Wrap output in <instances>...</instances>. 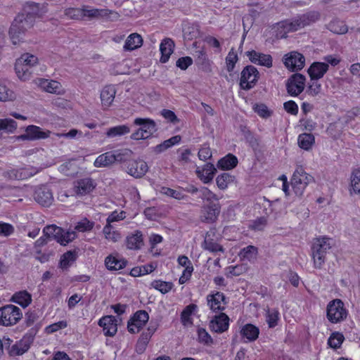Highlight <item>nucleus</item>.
<instances>
[{
  "label": "nucleus",
  "instance_id": "obj_1",
  "mask_svg": "<svg viewBox=\"0 0 360 360\" xmlns=\"http://www.w3.org/2000/svg\"><path fill=\"white\" fill-rule=\"evenodd\" d=\"M319 18V13L318 12H311L292 20L278 22L274 25L273 30L277 38H285L288 33L300 30Z\"/></svg>",
  "mask_w": 360,
  "mask_h": 360
},
{
  "label": "nucleus",
  "instance_id": "obj_2",
  "mask_svg": "<svg viewBox=\"0 0 360 360\" xmlns=\"http://www.w3.org/2000/svg\"><path fill=\"white\" fill-rule=\"evenodd\" d=\"M333 245L334 240L328 236H319L314 239L311 256L315 268L322 267L326 262V255Z\"/></svg>",
  "mask_w": 360,
  "mask_h": 360
},
{
  "label": "nucleus",
  "instance_id": "obj_3",
  "mask_svg": "<svg viewBox=\"0 0 360 360\" xmlns=\"http://www.w3.org/2000/svg\"><path fill=\"white\" fill-rule=\"evenodd\" d=\"M38 63L39 59L35 55L29 53L22 54L15 63V71L18 78L23 82L30 79L32 75L31 69Z\"/></svg>",
  "mask_w": 360,
  "mask_h": 360
},
{
  "label": "nucleus",
  "instance_id": "obj_4",
  "mask_svg": "<svg viewBox=\"0 0 360 360\" xmlns=\"http://www.w3.org/2000/svg\"><path fill=\"white\" fill-rule=\"evenodd\" d=\"M314 180V177L306 172L302 166L297 165L290 179L292 189L295 195L301 197L307 186Z\"/></svg>",
  "mask_w": 360,
  "mask_h": 360
},
{
  "label": "nucleus",
  "instance_id": "obj_5",
  "mask_svg": "<svg viewBox=\"0 0 360 360\" xmlns=\"http://www.w3.org/2000/svg\"><path fill=\"white\" fill-rule=\"evenodd\" d=\"M134 124L139 128L133 132L130 138L133 140H142L150 137L157 130L155 122L149 118L137 117Z\"/></svg>",
  "mask_w": 360,
  "mask_h": 360
},
{
  "label": "nucleus",
  "instance_id": "obj_6",
  "mask_svg": "<svg viewBox=\"0 0 360 360\" xmlns=\"http://www.w3.org/2000/svg\"><path fill=\"white\" fill-rule=\"evenodd\" d=\"M43 233L48 238H53L63 245L72 241L77 236L75 231H68L65 232L63 229L54 224L44 227Z\"/></svg>",
  "mask_w": 360,
  "mask_h": 360
},
{
  "label": "nucleus",
  "instance_id": "obj_7",
  "mask_svg": "<svg viewBox=\"0 0 360 360\" xmlns=\"http://www.w3.org/2000/svg\"><path fill=\"white\" fill-rule=\"evenodd\" d=\"M348 311L346 309L343 302L340 299H335L327 305L326 316L332 323H340L346 319Z\"/></svg>",
  "mask_w": 360,
  "mask_h": 360
},
{
  "label": "nucleus",
  "instance_id": "obj_8",
  "mask_svg": "<svg viewBox=\"0 0 360 360\" xmlns=\"http://www.w3.org/2000/svg\"><path fill=\"white\" fill-rule=\"evenodd\" d=\"M22 317L21 309L13 304L0 308V325L10 326L15 325Z\"/></svg>",
  "mask_w": 360,
  "mask_h": 360
},
{
  "label": "nucleus",
  "instance_id": "obj_9",
  "mask_svg": "<svg viewBox=\"0 0 360 360\" xmlns=\"http://www.w3.org/2000/svg\"><path fill=\"white\" fill-rule=\"evenodd\" d=\"M119 17V13L112 10L84 6V20L104 19L112 21L117 20Z\"/></svg>",
  "mask_w": 360,
  "mask_h": 360
},
{
  "label": "nucleus",
  "instance_id": "obj_10",
  "mask_svg": "<svg viewBox=\"0 0 360 360\" xmlns=\"http://www.w3.org/2000/svg\"><path fill=\"white\" fill-rule=\"evenodd\" d=\"M31 27L32 24L29 22L27 18H24L23 15H18L14 19L9 30V36L13 44H19L18 37H19L20 35H16L18 31H19L20 34H25L27 30Z\"/></svg>",
  "mask_w": 360,
  "mask_h": 360
},
{
  "label": "nucleus",
  "instance_id": "obj_11",
  "mask_svg": "<svg viewBox=\"0 0 360 360\" xmlns=\"http://www.w3.org/2000/svg\"><path fill=\"white\" fill-rule=\"evenodd\" d=\"M51 131L44 129L37 125H29L25 128V134L15 137L18 141H36L50 137Z\"/></svg>",
  "mask_w": 360,
  "mask_h": 360
},
{
  "label": "nucleus",
  "instance_id": "obj_12",
  "mask_svg": "<svg viewBox=\"0 0 360 360\" xmlns=\"http://www.w3.org/2000/svg\"><path fill=\"white\" fill-rule=\"evenodd\" d=\"M258 78L257 69L252 65H248L241 72L240 86L243 89H250L255 85Z\"/></svg>",
  "mask_w": 360,
  "mask_h": 360
},
{
  "label": "nucleus",
  "instance_id": "obj_13",
  "mask_svg": "<svg viewBox=\"0 0 360 360\" xmlns=\"http://www.w3.org/2000/svg\"><path fill=\"white\" fill-rule=\"evenodd\" d=\"M146 162L143 160H131L125 165L124 170L130 176L139 179L143 177L148 171Z\"/></svg>",
  "mask_w": 360,
  "mask_h": 360
},
{
  "label": "nucleus",
  "instance_id": "obj_14",
  "mask_svg": "<svg viewBox=\"0 0 360 360\" xmlns=\"http://www.w3.org/2000/svg\"><path fill=\"white\" fill-rule=\"evenodd\" d=\"M305 82L304 75L300 73L292 75L286 83L288 93L292 96H298L304 91Z\"/></svg>",
  "mask_w": 360,
  "mask_h": 360
},
{
  "label": "nucleus",
  "instance_id": "obj_15",
  "mask_svg": "<svg viewBox=\"0 0 360 360\" xmlns=\"http://www.w3.org/2000/svg\"><path fill=\"white\" fill-rule=\"evenodd\" d=\"M305 63V58L302 54L297 51H292L284 56V65L290 71L295 72L302 70Z\"/></svg>",
  "mask_w": 360,
  "mask_h": 360
},
{
  "label": "nucleus",
  "instance_id": "obj_16",
  "mask_svg": "<svg viewBox=\"0 0 360 360\" xmlns=\"http://www.w3.org/2000/svg\"><path fill=\"white\" fill-rule=\"evenodd\" d=\"M148 314L145 311H138L129 321L127 328L131 333H137L148 321Z\"/></svg>",
  "mask_w": 360,
  "mask_h": 360
},
{
  "label": "nucleus",
  "instance_id": "obj_17",
  "mask_svg": "<svg viewBox=\"0 0 360 360\" xmlns=\"http://www.w3.org/2000/svg\"><path fill=\"white\" fill-rule=\"evenodd\" d=\"M34 83L41 90L50 94H63L64 93L61 84L56 80L37 78L34 80Z\"/></svg>",
  "mask_w": 360,
  "mask_h": 360
},
{
  "label": "nucleus",
  "instance_id": "obj_18",
  "mask_svg": "<svg viewBox=\"0 0 360 360\" xmlns=\"http://www.w3.org/2000/svg\"><path fill=\"white\" fill-rule=\"evenodd\" d=\"M220 211L221 205L219 202L208 203L202 207L201 219L205 222H213L217 219Z\"/></svg>",
  "mask_w": 360,
  "mask_h": 360
},
{
  "label": "nucleus",
  "instance_id": "obj_19",
  "mask_svg": "<svg viewBox=\"0 0 360 360\" xmlns=\"http://www.w3.org/2000/svg\"><path fill=\"white\" fill-rule=\"evenodd\" d=\"M245 55L249 60L254 64L266 68H271L272 66L273 60L271 56L269 54L252 50L247 51Z\"/></svg>",
  "mask_w": 360,
  "mask_h": 360
},
{
  "label": "nucleus",
  "instance_id": "obj_20",
  "mask_svg": "<svg viewBox=\"0 0 360 360\" xmlns=\"http://www.w3.org/2000/svg\"><path fill=\"white\" fill-rule=\"evenodd\" d=\"M23 10L27 15L41 18L48 12V4H38L27 1L23 6Z\"/></svg>",
  "mask_w": 360,
  "mask_h": 360
},
{
  "label": "nucleus",
  "instance_id": "obj_21",
  "mask_svg": "<svg viewBox=\"0 0 360 360\" xmlns=\"http://www.w3.org/2000/svg\"><path fill=\"white\" fill-rule=\"evenodd\" d=\"M98 325L103 328L105 336L112 337L117 331V320L113 316H105L98 321Z\"/></svg>",
  "mask_w": 360,
  "mask_h": 360
},
{
  "label": "nucleus",
  "instance_id": "obj_22",
  "mask_svg": "<svg viewBox=\"0 0 360 360\" xmlns=\"http://www.w3.org/2000/svg\"><path fill=\"white\" fill-rule=\"evenodd\" d=\"M207 302L210 309L213 311H223L226 304V297L220 292L208 295Z\"/></svg>",
  "mask_w": 360,
  "mask_h": 360
},
{
  "label": "nucleus",
  "instance_id": "obj_23",
  "mask_svg": "<svg viewBox=\"0 0 360 360\" xmlns=\"http://www.w3.org/2000/svg\"><path fill=\"white\" fill-rule=\"evenodd\" d=\"M34 199L41 205L49 207L53 201V193L49 188L40 187L34 193Z\"/></svg>",
  "mask_w": 360,
  "mask_h": 360
},
{
  "label": "nucleus",
  "instance_id": "obj_24",
  "mask_svg": "<svg viewBox=\"0 0 360 360\" xmlns=\"http://www.w3.org/2000/svg\"><path fill=\"white\" fill-rule=\"evenodd\" d=\"M329 66L323 62H314L308 68L307 72L310 79H320L323 77L325 74L328 71Z\"/></svg>",
  "mask_w": 360,
  "mask_h": 360
},
{
  "label": "nucleus",
  "instance_id": "obj_25",
  "mask_svg": "<svg viewBox=\"0 0 360 360\" xmlns=\"http://www.w3.org/2000/svg\"><path fill=\"white\" fill-rule=\"evenodd\" d=\"M125 243L127 249L134 250H140L143 245L142 232L136 230L134 233L129 234L126 237Z\"/></svg>",
  "mask_w": 360,
  "mask_h": 360
},
{
  "label": "nucleus",
  "instance_id": "obj_26",
  "mask_svg": "<svg viewBox=\"0 0 360 360\" xmlns=\"http://www.w3.org/2000/svg\"><path fill=\"white\" fill-rule=\"evenodd\" d=\"M96 187V184L91 178H84L75 183L74 189L77 195H84L90 193Z\"/></svg>",
  "mask_w": 360,
  "mask_h": 360
},
{
  "label": "nucleus",
  "instance_id": "obj_27",
  "mask_svg": "<svg viewBox=\"0 0 360 360\" xmlns=\"http://www.w3.org/2000/svg\"><path fill=\"white\" fill-rule=\"evenodd\" d=\"M116 94V89L112 85L105 86L101 91L100 98L104 110L108 109L112 104Z\"/></svg>",
  "mask_w": 360,
  "mask_h": 360
},
{
  "label": "nucleus",
  "instance_id": "obj_28",
  "mask_svg": "<svg viewBox=\"0 0 360 360\" xmlns=\"http://www.w3.org/2000/svg\"><path fill=\"white\" fill-rule=\"evenodd\" d=\"M229 326V316L221 313L219 315L216 316L210 322L211 329L216 333H223L226 331Z\"/></svg>",
  "mask_w": 360,
  "mask_h": 360
},
{
  "label": "nucleus",
  "instance_id": "obj_29",
  "mask_svg": "<svg viewBox=\"0 0 360 360\" xmlns=\"http://www.w3.org/2000/svg\"><path fill=\"white\" fill-rule=\"evenodd\" d=\"M175 44L170 38H165L160 44V51L161 53L160 62L167 63L170 56L174 51Z\"/></svg>",
  "mask_w": 360,
  "mask_h": 360
},
{
  "label": "nucleus",
  "instance_id": "obj_30",
  "mask_svg": "<svg viewBox=\"0 0 360 360\" xmlns=\"http://www.w3.org/2000/svg\"><path fill=\"white\" fill-rule=\"evenodd\" d=\"M215 172L214 166L210 163H207L202 168L198 167L196 169L198 177L205 184L209 183L213 179Z\"/></svg>",
  "mask_w": 360,
  "mask_h": 360
},
{
  "label": "nucleus",
  "instance_id": "obj_31",
  "mask_svg": "<svg viewBox=\"0 0 360 360\" xmlns=\"http://www.w3.org/2000/svg\"><path fill=\"white\" fill-rule=\"evenodd\" d=\"M156 329L157 328L155 326H149L146 330L142 332L136 344V350L139 352H143L145 350Z\"/></svg>",
  "mask_w": 360,
  "mask_h": 360
},
{
  "label": "nucleus",
  "instance_id": "obj_32",
  "mask_svg": "<svg viewBox=\"0 0 360 360\" xmlns=\"http://www.w3.org/2000/svg\"><path fill=\"white\" fill-rule=\"evenodd\" d=\"M127 261L123 258L112 255H108L105 259V265L110 271L120 270L126 266Z\"/></svg>",
  "mask_w": 360,
  "mask_h": 360
},
{
  "label": "nucleus",
  "instance_id": "obj_33",
  "mask_svg": "<svg viewBox=\"0 0 360 360\" xmlns=\"http://www.w3.org/2000/svg\"><path fill=\"white\" fill-rule=\"evenodd\" d=\"M11 301L19 304L22 308H26L32 303V299L31 294L27 290H20L12 295Z\"/></svg>",
  "mask_w": 360,
  "mask_h": 360
},
{
  "label": "nucleus",
  "instance_id": "obj_34",
  "mask_svg": "<svg viewBox=\"0 0 360 360\" xmlns=\"http://www.w3.org/2000/svg\"><path fill=\"white\" fill-rule=\"evenodd\" d=\"M114 163V153H112V151H109L98 155L94 162V166L95 167H106Z\"/></svg>",
  "mask_w": 360,
  "mask_h": 360
},
{
  "label": "nucleus",
  "instance_id": "obj_35",
  "mask_svg": "<svg viewBox=\"0 0 360 360\" xmlns=\"http://www.w3.org/2000/svg\"><path fill=\"white\" fill-rule=\"evenodd\" d=\"M142 44L141 36L137 33H133L128 36L123 48L125 51H133L141 47Z\"/></svg>",
  "mask_w": 360,
  "mask_h": 360
},
{
  "label": "nucleus",
  "instance_id": "obj_36",
  "mask_svg": "<svg viewBox=\"0 0 360 360\" xmlns=\"http://www.w3.org/2000/svg\"><path fill=\"white\" fill-rule=\"evenodd\" d=\"M240 333L243 337L248 339V341H255L258 338L259 329L250 323L245 324L241 329Z\"/></svg>",
  "mask_w": 360,
  "mask_h": 360
},
{
  "label": "nucleus",
  "instance_id": "obj_37",
  "mask_svg": "<svg viewBox=\"0 0 360 360\" xmlns=\"http://www.w3.org/2000/svg\"><path fill=\"white\" fill-rule=\"evenodd\" d=\"M181 138L179 135L174 136L170 139L164 141L162 143L157 145L153 148V151L157 153H161L166 150L170 148L173 146L180 143Z\"/></svg>",
  "mask_w": 360,
  "mask_h": 360
},
{
  "label": "nucleus",
  "instance_id": "obj_38",
  "mask_svg": "<svg viewBox=\"0 0 360 360\" xmlns=\"http://www.w3.org/2000/svg\"><path fill=\"white\" fill-rule=\"evenodd\" d=\"M297 143L302 149L309 150L315 143V138L311 134L303 133L298 136Z\"/></svg>",
  "mask_w": 360,
  "mask_h": 360
},
{
  "label": "nucleus",
  "instance_id": "obj_39",
  "mask_svg": "<svg viewBox=\"0 0 360 360\" xmlns=\"http://www.w3.org/2000/svg\"><path fill=\"white\" fill-rule=\"evenodd\" d=\"M103 233L105 239L116 243L122 238L120 232L115 229L112 224H105L103 229Z\"/></svg>",
  "mask_w": 360,
  "mask_h": 360
},
{
  "label": "nucleus",
  "instance_id": "obj_40",
  "mask_svg": "<svg viewBox=\"0 0 360 360\" xmlns=\"http://www.w3.org/2000/svg\"><path fill=\"white\" fill-rule=\"evenodd\" d=\"M350 195L360 194V168L354 169L350 177Z\"/></svg>",
  "mask_w": 360,
  "mask_h": 360
},
{
  "label": "nucleus",
  "instance_id": "obj_41",
  "mask_svg": "<svg viewBox=\"0 0 360 360\" xmlns=\"http://www.w3.org/2000/svg\"><path fill=\"white\" fill-rule=\"evenodd\" d=\"M238 164V159L236 156L229 154L218 161L217 167L222 169H231Z\"/></svg>",
  "mask_w": 360,
  "mask_h": 360
},
{
  "label": "nucleus",
  "instance_id": "obj_42",
  "mask_svg": "<svg viewBox=\"0 0 360 360\" xmlns=\"http://www.w3.org/2000/svg\"><path fill=\"white\" fill-rule=\"evenodd\" d=\"M130 127L127 124L117 125L110 127L106 131V136L109 138L124 136L130 132Z\"/></svg>",
  "mask_w": 360,
  "mask_h": 360
},
{
  "label": "nucleus",
  "instance_id": "obj_43",
  "mask_svg": "<svg viewBox=\"0 0 360 360\" xmlns=\"http://www.w3.org/2000/svg\"><path fill=\"white\" fill-rule=\"evenodd\" d=\"M328 29L338 34H343L347 32L348 28L344 21L340 20H334L329 22Z\"/></svg>",
  "mask_w": 360,
  "mask_h": 360
},
{
  "label": "nucleus",
  "instance_id": "obj_44",
  "mask_svg": "<svg viewBox=\"0 0 360 360\" xmlns=\"http://www.w3.org/2000/svg\"><path fill=\"white\" fill-rule=\"evenodd\" d=\"M257 248L253 245H248L243 248L240 253L239 257L243 260L252 261L257 258Z\"/></svg>",
  "mask_w": 360,
  "mask_h": 360
},
{
  "label": "nucleus",
  "instance_id": "obj_45",
  "mask_svg": "<svg viewBox=\"0 0 360 360\" xmlns=\"http://www.w3.org/2000/svg\"><path fill=\"white\" fill-rule=\"evenodd\" d=\"M115 157V162H129L133 152L128 148L120 149L112 151Z\"/></svg>",
  "mask_w": 360,
  "mask_h": 360
},
{
  "label": "nucleus",
  "instance_id": "obj_46",
  "mask_svg": "<svg viewBox=\"0 0 360 360\" xmlns=\"http://www.w3.org/2000/svg\"><path fill=\"white\" fill-rule=\"evenodd\" d=\"M75 253L71 251H68L61 256L59 266L63 269H68L75 262Z\"/></svg>",
  "mask_w": 360,
  "mask_h": 360
},
{
  "label": "nucleus",
  "instance_id": "obj_47",
  "mask_svg": "<svg viewBox=\"0 0 360 360\" xmlns=\"http://www.w3.org/2000/svg\"><path fill=\"white\" fill-rule=\"evenodd\" d=\"M199 197L208 203L217 202L219 200V198L215 193L206 187L200 188L199 189Z\"/></svg>",
  "mask_w": 360,
  "mask_h": 360
},
{
  "label": "nucleus",
  "instance_id": "obj_48",
  "mask_svg": "<svg viewBox=\"0 0 360 360\" xmlns=\"http://www.w3.org/2000/svg\"><path fill=\"white\" fill-rule=\"evenodd\" d=\"M177 161L180 165L185 166L191 162V150L188 148H179L177 150Z\"/></svg>",
  "mask_w": 360,
  "mask_h": 360
},
{
  "label": "nucleus",
  "instance_id": "obj_49",
  "mask_svg": "<svg viewBox=\"0 0 360 360\" xmlns=\"http://www.w3.org/2000/svg\"><path fill=\"white\" fill-rule=\"evenodd\" d=\"M150 285L153 288L159 290L162 294H166L169 292L174 286L172 282H166L160 280L154 281Z\"/></svg>",
  "mask_w": 360,
  "mask_h": 360
},
{
  "label": "nucleus",
  "instance_id": "obj_50",
  "mask_svg": "<svg viewBox=\"0 0 360 360\" xmlns=\"http://www.w3.org/2000/svg\"><path fill=\"white\" fill-rule=\"evenodd\" d=\"M345 340L344 335L339 333H333L328 340L329 346L333 349L340 348Z\"/></svg>",
  "mask_w": 360,
  "mask_h": 360
},
{
  "label": "nucleus",
  "instance_id": "obj_51",
  "mask_svg": "<svg viewBox=\"0 0 360 360\" xmlns=\"http://www.w3.org/2000/svg\"><path fill=\"white\" fill-rule=\"evenodd\" d=\"M17 127V122L12 119H0V131L4 130L8 133H13Z\"/></svg>",
  "mask_w": 360,
  "mask_h": 360
},
{
  "label": "nucleus",
  "instance_id": "obj_52",
  "mask_svg": "<svg viewBox=\"0 0 360 360\" xmlns=\"http://www.w3.org/2000/svg\"><path fill=\"white\" fill-rule=\"evenodd\" d=\"M233 177L228 173H223L219 175L217 179V185L221 190L226 189L229 184L233 182Z\"/></svg>",
  "mask_w": 360,
  "mask_h": 360
},
{
  "label": "nucleus",
  "instance_id": "obj_53",
  "mask_svg": "<svg viewBox=\"0 0 360 360\" xmlns=\"http://www.w3.org/2000/svg\"><path fill=\"white\" fill-rule=\"evenodd\" d=\"M65 15L70 19L84 20V6L82 8H68L65 10Z\"/></svg>",
  "mask_w": 360,
  "mask_h": 360
},
{
  "label": "nucleus",
  "instance_id": "obj_54",
  "mask_svg": "<svg viewBox=\"0 0 360 360\" xmlns=\"http://www.w3.org/2000/svg\"><path fill=\"white\" fill-rule=\"evenodd\" d=\"M238 60V57L237 53L234 51V49L232 48L228 55L226 57V70L228 72H232L235 68L236 63Z\"/></svg>",
  "mask_w": 360,
  "mask_h": 360
},
{
  "label": "nucleus",
  "instance_id": "obj_55",
  "mask_svg": "<svg viewBox=\"0 0 360 360\" xmlns=\"http://www.w3.org/2000/svg\"><path fill=\"white\" fill-rule=\"evenodd\" d=\"M15 94L6 86L0 84V101L6 102L13 101Z\"/></svg>",
  "mask_w": 360,
  "mask_h": 360
},
{
  "label": "nucleus",
  "instance_id": "obj_56",
  "mask_svg": "<svg viewBox=\"0 0 360 360\" xmlns=\"http://www.w3.org/2000/svg\"><path fill=\"white\" fill-rule=\"evenodd\" d=\"M8 176L13 179H27L33 175L32 173L29 172L27 169H20L18 170L11 169L7 172Z\"/></svg>",
  "mask_w": 360,
  "mask_h": 360
},
{
  "label": "nucleus",
  "instance_id": "obj_57",
  "mask_svg": "<svg viewBox=\"0 0 360 360\" xmlns=\"http://www.w3.org/2000/svg\"><path fill=\"white\" fill-rule=\"evenodd\" d=\"M203 248L205 250L213 252L223 251L222 247L213 239L210 238V236L205 237Z\"/></svg>",
  "mask_w": 360,
  "mask_h": 360
},
{
  "label": "nucleus",
  "instance_id": "obj_58",
  "mask_svg": "<svg viewBox=\"0 0 360 360\" xmlns=\"http://www.w3.org/2000/svg\"><path fill=\"white\" fill-rule=\"evenodd\" d=\"M160 192L163 195L174 198L176 200H182L185 198L181 191L174 190L168 187H162Z\"/></svg>",
  "mask_w": 360,
  "mask_h": 360
},
{
  "label": "nucleus",
  "instance_id": "obj_59",
  "mask_svg": "<svg viewBox=\"0 0 360 360\" xmlns=\"http://www.w3.org/2000/svg\"><path fill=\"white\" fill-rule=\"evenodd\" d=\"M322 91V85L319 82L318 79H310V82L309 83L308 86V93L309 95L312 96H316L321 94Z\"/></svg>",
  "mask_w": 360,
  "mask_h": 360
},
{
  "label": "nucleus",
  "instance_id": "obj_60",
  "mask_svg": "<svg viewBox=\"0 0 360 360\" xmlns=\"http://www.w3.org/2000/svg\"><path fill=\"white\" fill-rule=\"evenodd\" d=\"M94 226V223L93 221L84 218L77 223L75 229L79 232L89 231L93 229Z\"/></svg>",
  "mask_w": 360,
  "mask_h": 360
},
{
  "label": "nucleus",
  "instance_id": "obj_61",
  "mask_svg": "<svg viewBox=\"0 0 360 360\" xmlns=\"http://www.w3.org/2000/svg\"><path fill=\"white\" fill-rule=\"evenodd\" d=\"M279 313L276 309H269L266 312V322L270 328L275 327L278 323Z\"/></svg>",
  "mask_w": 360,
  "mask_h": 360
},
{
  "label": "nucleus",
  "instance_id": "obj_62",
  "mask_svg": "<svg viewBox=\"0 0 360 360\" xmlns=\"http://www.w3.org/2000/svg\"><path fill=\"white\" fill-rule=\"evenodd\" d=\"M195 304H189L181 312V319L184 324L191 322V316L196 309Z\"/></svg>",
  "mask_w": 360,
  "mask_h": 360
},
{
  "label": "nucleus",
  "instance_id": "obj_63",
  "mask_svg": "<svg viewBox=\"0 0 360 360\" xmlns=\"http://www.w3.org/2000/svg\"><path fill=\"white\" fill-rule=\"evenodd\" d=\"M125 217L126 212L124 211L112 212L106 219V224H112L113 222L120 221L124 219Z\"/></svg>",
  "mask_w": 360,
  "mask_h": 360
},
{
  "label": "nucleus",
  "instance_id": "obj_64",
  "mask_svg": "<svg viewBox=\"0 0 360 360\" xmlns=\"http://www.w3.org/2000/svg\"><path fill=\"white\" fill-rule=\"evenodd\" d=\"M255 112L257 113L261 117L267 118L271 116V112L269 110L264 104H257L254 107Z\"/></svg>",
  "mask_w": 360,
  "mask_h": 360
}]
</instances>
